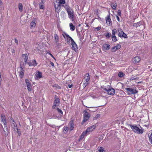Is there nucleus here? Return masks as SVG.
Listing matches in <instances>:
<instances>
[{
  "label": "nucleus",
  "instance_id": "nucleus-1",
  "mask_svg": "<svg viewBox=\"0 0 152 152\" xmlns=\"http://www.w3.org/2000/svg\"><path fill=\"white\" fill-rule=\"evenodd\" d=\"M132 131L135 133L138 134H142L144 132V129L140 125L129 124Z\"/></svg>",
  "mask_w": 152,
  "mask_h": 152
},
{
  "label": "nucleus",
  "instance_id": "nucleus-2",
  "mask_svg": "<svg viewBox=\"0 0 152 152\" xmlns=\"http://www.w3.org/2000/svg\"><path fill=\"white\" fill-rule=\"evenodd\" d=\"M103 90L105 91L109 95L113 96L115 93V91L114 89L109 86L102 87Z\"/></svg>",
  "mask_w": 152,
  "mask_h": 152
},
{
  "label": "nucleus",
  "instance_id": "nucleus-3",
  "mask_svg": "<svg viewBox=\"0 0 152 152\" xmlns=\"http://www.w3.org/2000/svg\"><path fill=\"white\" fill-rule=\"evenodd\" d=\"M125 89L128 95H131L132 94H135L138 93V91L135 87L133 88H126Z\"/></svg>",
  "mask_w": 152,
  "mask_h": 152
},
{
  "label": "nucleus",
  "instance_id": "nucleus-4",
  "mask_svg": "<svg viewBox=\"0 0 152 152\" xmlns=\"http://www.w3.org/2000/svg\"><path fill=\"white\" fill-rule=\"evenodd\" d=\"M117 31L118 32V35L121 38H128L127 35L124 33L121 28H118Z\"/></svg>",
  "mask_w": 152,
  "mask_h": 152
},
{
  "label": "nucleus",
  "instance_id": "nucleus-5",
  "mask_svg": "<svg viewBox=\"0 0 152 152\" xmlns=\"http://www.w3.org/2000/svg\"><path fill=\"white\" fill-rule=\"evenodd\" d=\"M60 103V101L59 98L56 95L55 96V100L53 103V105L52 106L53 109H55L57 107Z\"/></svg>",
  "mask_w": 152,
  "mask_h": 152
},
{
  "label": "nucleus",
  "instance_id": "nucleus-6",
  "mask_svg": "<svg viewBox=\"0 0 152 152\" xmlns=\"http://www.w3.org/2000/svg\"><path fill=\"white\" fill-rule=\"evenodd\" d=\"M83 113V122L84 123L88 120L91 117V115L87 112L86 110H84Z\"/></svg>",
  "mask_w": 152,
  "mask_h": 152
},
{
  "label": "nucleus",
  "instance_id": "nucleus-7",
  "mask_svg": "<svg viewBox=\"0 0 152 152\" xmlns=\"http://www.w3.org/2000/svg\"><path fill=\"white\" fill-rule=\"evenodd\" d=\"M62 35L64 38L65 40L67 42H72L74 41L73 39L67 34L65 32H63L62 33Z\"/></svg>",
  "mask_w": 152,
  "mask_h": 152
},
{
  "label": "nucleus",
  "instance_id": "nucleus-8",
  "mask_svg": "<svg viewBox=\"0 0 152 152\" xmlns=\"http://www.w3.org/2000/svg\"><path fill=\"white\" fill-rule=\"evenodd\" d=\"M67 12L69 18L72 21H74V11L73 10L71 9L67 11Z\"/></svg>",
  "mask_w": 152,
  "mask_h": 152
},
{
  "label": "nucleus",
  "instance_id": "nucleus-9",
  "mask_svg": "<svg viewBox=\"0 0 152 152\" xmlns=\"http://www.w3.org/2000/svg\"><path fill=\"white\" fill-rule=\"evenodd\" d=\"M18 71L19 73V76L20 78H22L24 75V69L23 68L22 66L18 67Z\"/></svg>",
  "mask_w": 152,
  "mask_h": 152
},
{
  "label": "nucleus",
  "instance_id": "nucleus-10",
  "mask_svg": "<svg viewBox=\"0 0 152 152\" xmlns=\"http://www.w3.org/2000/svg\"><path fill=\"white\" fill-rule=\"evenodd\" d=\"M56 1V3H54V7L55 9V11L56 12L58 13L60 11L61 9V5H60Z\"/></svg>",
  "mask_w": 152,
  "mask_h": 152
},
{
  "label": "nucleus",
  "instance_id": "nucleus-11",
  "mask_svg": "<svg viewBox=\"0 0 152 152\" xmlns=\"http://www.w3.org/2000/svg\"><path fill=\"white\" fill-rule=\"evenodd\" d=\"M96 126L94 125L88 127L86 130V132L88 133L89 134L91 132L93 131L96 128Z\"/></svg>",
  "mask_w": 152,
  "mask_h": 152
},
{
  "label": "nucleus",
  "instance_id": "nucleus-12",
  "mask_svg": "<svg viewBox=\"0 0 152 152\" xmlns=\"http://www.w3.org/2000/svg\"><path fill=\"white\" fill-rule=\"evenodd\" d=\"M1 120L3 123L4 127H7V121H6L5 115L4 114H2L1 116Z\"/></svg>",
  "mask_w": 152,
  "mask_h": 152
},
{
  "label": "nucleus",
  "instance_id": "nucleus-13",
  "mask_svg": "<svg viewBox=\"0 0 152 152\" xmlns=\"http://www.w3.org/2000/svg\"><path fill=\"white\" fill-rule=\"evenodd\" d=\"M28 65L30 66H35L37 65V63L35 60H31L30 61L27 62Z\"/></svg>",
  "mask_w": 152,
  "mask_h": 152
},
{
  "label": "nucleus",
  "instance_id": "nucleus-14",
  "mask_svg": "<svg viewBox=\"0 0 152 152\" xmlns=\"http://www.w3.org/2000/svg\"><path fill=\"white\" fill-rule=\"evenodd\" d=\"M36 80H38L42 77V73L40 71H38L36 72L35 75Z\"/></svg>",
  "mask_w": 152,
  "mask_h": 152
},
{
  "label": "nucleus",
  "instance_id": "nucleus-15",
  "mask_svg": "<svg viewBox=\"0 0 152 152\" xmlns=\"http://www.w3.org/2000/svg\"><path fill=\"white\" fill-rule=\"evenodd\" d=\"M140 56H137L133 58L132 59V61L134 63L137 64L140 61Z\"/></svg>",
  "mask_w": 152,
  "mask_h": 152
},
{
  "label": "nucleus",
  "instance_id": "nucleus-16",
  "mask_svg": "<svg viewBox=\"0 0 152 152\" xmlns=\"http://www.w3.org/2000/svg\"><path fill=\"white\" fill-rule=\"evenodd\" d=\"M121 45L120 44H118L116 46L113 47L112 48V51L113 52H115L117 50L121 48Z\"/></svg>",
  "mask_w": 152,
  "mask_h": 152
},
{
  "label": "nucleus",
  "instance_id": "nucleus-17",
  "mask_svg": "<svg viewBox=\"0 0 152 152\" xmlns=\"http://www.w3.org/2000/svg\"><path fill=\"white\" fill-rule=\"evenodd\" d=\"M22 56L24 60V64L26 65L27 63V60L28 58V56L27 54H23Z\"/></svg>",
  "mask_w": 152,
  "mask_h": 152
},
{
  "label": "nucleus",
  "instance_id": "nucleus-18",
  "mask_svg": "<svg viewBox=\"0 0 152 152\" xmlns=\"http://www.w3.org/2000/svg\"><path fill=\"white\" fill-rule=\"evenodd\" d=\"M110 46L109 44L105 43L102 46V49L103 50H108L110 49Z\"/></svg>",
  "mask_w": 152,
  "mask_h": 152
},
{
  "label": "nucleus",
  "instance_id": "nucleus-19",
  "mask_svg": "<svg viewBox=\"0 0 152 152\" xmlns=\"http://www.w3.org/2000/svg\"><path fill=\"white\" fill-rule=\"evenodd\" d=\"M71 43L72 49L75 51L77 50L78 48L77 45L75 42H74V41H73Z\"/></svg>",
  "mask_w": 152,
  "mask_h": 152
},
{
  "label": "nucleus",
  "instance_id": "nucleus-20",
  "mask_svg": "<svg viewBox=\"0 0 152 152\" xmlns=\"http://www.w3.org/2000/svg\"><path fill=\"white\" fill-rule=\"evenodd\" d=\"M143 22L142 21H140L136 23H134L133 24V26L136 27L138 26H140L141 25H143Z\"/></svg>",
  "mask_w": 152,
  "mask_h": 152
},
{
  "label": "nucleus",
  "instance_id": "nucleus-21",
  "mask_svg": "<svg viewBox=\"0 0 152 152\" xmlns=\"http://www.w3.org/2000/svg\"><path fill=\"white\" fill-rule=\"evenodd\" d=\"M84 79L85 82L89 83L90 80V76L89 73H87L84 76Z\"/></svg>",
  "mask_w": 152,
  "mask_h": 152
},
{
  "label": "nucleus",
  "instance_id": "nucleus-22",
  "mask_svg": "<svg viewBox=\"0 0 152 152\" xmlns=\"http://www.w3.org/2000/svg\"><path fill=\"white\" fill-rule=\"evenodd\" d=\"M12 127L14 129H15L17 127V124L15 120H13L12 122H10Z\"/></svg>",
  "mask_w": 152,
  "mask_h": 152
},
{
  "label": "nucleus",
  "instance_id": "nucleus-23",
  "mask_svg": "<svg viewBox=\"0 0 152 152\" xmlns=\"http://www.w3.org/2000/svg\"><path fill=\"white\" fill-rule=\"evenodd\" d=\"M110 5L111 7L114 10H116L117 4L116 1H114V2L111 3Z\"/></svg>",
  "mask_w": 152,
  "mask_h": 152
},
{
  "label": "nucleus",
  "instance_id": "nucleus-24",
  "mask_svg": "<svg viewBox=\"0 0 152 152\" xmlns=\"http://www.w3.org/2000/svg\"><path fill=\"white\" fill-rule=\"evenodd\" d=\"M69 130L70 131H72L73 130V129L74 128L75 125L73 123V121H71L69 122Z\"/></svg>",
  "mask_w": 152,
  "mask_h": 152
},
{
  "label": "nucleus",
  "instance_id": "nucleus-25",
  "mask_svg": "<svg viewBox=\"0 0 152 152\" xmlns=\"http://www.w3.org/2000/svg\"><path fill=\"white\" fill-rule=\"evenodd\" d=\"M36 25L35 20H33L30 23V28H34Z\"/></svg>",
  "mask_w": 152,
  "mask_h": 152
},
{
  "label": "nucleus",
  "instance_id": "nucleus-26",
  "mask_svg": "<svg viewBox=\"0 0 152 152\" xmlns=\"http://www.w3.org/2000/svg\"><path fill=\"white\" fill-rule=\"evenodd\" d=\"M54 41L55 43H57L59 41V37L56 34L54 35Z\"/></svg>",
  "mask_w": 152,
  "mask_h": 152
},
{
  "label": "nucleus",
  "instance_id": "nucleus-27",
  "mask_svg": "<svg viewBox=\"0 0 152 152\" xmlns=\"http://www.w3.org/2000/svg\"><path fill=\"white\" fill-rule=\"evenodd\" d=\"M18 8L19 11L22 12L23 11V6L22 4L21 3H19L18 4Z\"/></svg>",
  "mask_w": 152,
  "mask_h": 152
},
{
  "label": "nucleus",
  "instance_id": "nucleus-28",
  "mask_svg": "<svg viewBox=\"0 0 152 152\" xmlns=\"http://www.w3.org/2000/svg\"><path fill=\"white\" fill-rule=\"evenodd\" d=\"M26 85L27 86V88L28 91H31L32 90V85L31 83H29L27 84H26Z\"/></svg>",
  "mask_w": 152,
  "mask_h": 152
},
{
  "label": "nucleus",
  "instance_id": "nucleus-29",
  "mask_svg": "<svg viewBox=\"0 0 152 152\" xmlns=\"http://www.w3.org/2000/svg\"><path fill=\"white\" fill-rule=\"evenodd\" d=\"M111 20L110 19V16H108L106 19V22L109 25H111Z\"/></svg>",
  "mask_w": 152,
  "mask_h": 152
},
{
  "label": "nucleus",
  "instance_id": "nucleus-30",
  "mask_svg": "<svg viewBox=\"0 0 152 152\" xmlns=\"http://www.w3.org/2000/svg\"><path fill=\"white\" fill-rule=\"evenodd\" d=\"M66 14L64 12H62L61 13V16L63 19L65 20L66 19Z\"/></svg>",
  "mask_w": 152,
  "mask_h": 152
},
{
  "label": "nucleus",
  "instance_id": "nucleus-31",
  "mask_svg": "<svg viewBox=\"0 0 152 152\" xmlns=\"http://www.w3.org/2000/svg\"><path fill=\"white\" fill-rule=\"evenodd\" d=\"M69 27L71 31H73L75 30V26L73 25L72 23H69Z\"/></svg>",
  "mask_w": 152,
  "mask_h": 152
},
{
  "label": "nucleus",
  "instance_id": "nucleus-32",
  "mask_svg": "<svg viewBox=\"0 0 152 152\" xmlns=\"http://www.w3.org/2000/svg\"><path fill=\"white\" fill-rule=\"evenodd\" d=\"M44 2H40L39 3V8L40 9H42L44 10L45 6L44 5Z\"/></svg>",
  "mask_w": 152,
  "mask_h": 152
},
{
  "label": "nucleus",
  "instance_id": "nucleus-33",
  "mask_svg": "<svg viewBox=\"0 0 152 152\" xmlns=\"http://www.w3.org/2000/svg\"><path fill=\"white\" fill-rule=\"evenodd\" d=\"M62 6L64 7L65 9L66 10V11H68L69 10V9H71V8L67 4H66L65 5H62Z\"/></svg>",
  "mask_w": 152,
  "mask_h": 152
},
{
  "label": "nucleus",
  "instance_id": "nucleus-34",
  "mask_svg": "<svg viewBox=\"0 0 152 152\" xmlns=\"http://www.w3.org/2000/svg\"><path fill=\"white\" fill-rule=\"evenodd\" d=\"M53 87L57 89H60L61 88V87L56 84L53 85Z\"/></svg>",
  "mask_w": 152,
  "mask_h": 152
},
{
  "label": "nucleus",
  "instance_id": "nucleus-35",
  "mask_svg": "<svg viewBox=\"0 0 152 152\" xmlns=\"http://www.w3.org/2000/svg\"><path fill=\"white\" fill-rule=\"evenodd\" d=\"M57 3L62 6L65 3V0H60L59 2Z\"/></svg>",
  "mask_w": 152,
  "mask_h": 152
},
{
  "label": "nucleus",
  "instance_id": "nucleus-36",
  "mask_svg": "<svg viewBox=\"0 0 152 152\" xmlns=\"http://www.w3.org/2000/svg\"><path fill=\"white\" fill-rule=\"evenodd\" d=\"M55 109H56L57 112L59 113V114H61V115L63 114V112L62 110L61 109H59V108H57V107Z\"/></svg>",
  "mask_w": 152,
  "mask_h": 152
},
{
  "label": "nucleus",
  "instance_id": "nucleus-37",
  "mask_svg": "<svg viewBox=\"0 0 152 152\" xmlns=\"http://www.w3.org/2000/svg\"><path fill=\"white\" fill-rule=\"evenodd\" d=\"M118 31L115 29H113L112 31V36H115V34L117 33Z\"/></svg>",
  "mask_w": 152,
  "mask_h": 152
},
{
  "label": "nucleus",
  "instance_id": "nucleus-38",
  "mask_svg": "<svg viewBox=\"0 0 152 152\" xmlns=\"http://www.w3.org/2000/svg\"><path fill=\"white\" fill-rule=\"evenodd\" d=\"M98 149L99 152H104V148L102 147H99Z\"/></svg>",
  "mask_w": 152,
  "mask_h": 152
},
{
  "label": "nucleus",
  "instance_id": "nucleus-39",
  "mask_svg": "<svg viewBox=\"0 0 152 152\" xmlns=\"http://www.w3.org/2000/svg\"><path fill=\"white\" fill-rule=\"evenodd\" d=\"M105 36L106 38L108 39H109L111 36V34L109 32H107L105 34Z\"/></svg>",
  "mask_w": 152,
  "mask_h": 152
},
{
  "label": "nucleus",
  "instance_id": "nucleus-40",
  "mask_svg": "<svg viewBox=\"0 0 152 152\" xmlns=\"http://www.w3.org/2000/svg\"><path fill=\"white\" fill-rule=\"evenodd\" d=\"M125 75V74L122 72H120L118 74V76L121 77H123Z\"/></svg>",
  "mask_w": 152,
  "mask_h": 152
},
{
  "label": "nucleus",
  "instance_id": "nucleus-41",
  "mask_svg": "<svg viewBox=\"0 0 152 152\" xmlns=\"http://www.w3.org/2000/svg\"><path fill=\"white\" fill-rule=\"evenodd\" d=\"M112 39L113 42H116L117 40L116 37L115 36H112Z\"/></svg>",
  "mask_w": 152,
  "mask_h": 152
},
{
  "label": "nucleus",
  "instance_id": "nucleus-42",
  "mask_svg": "<svg viewBox=\"0 0 152 152\" xmlns=\"http://www.w3.org/2000/svg\"><path fill=\"white\" fill-rule=\"evenodd\" d=\"M69 130V127L67 126H65L64 127V131H65V132H67Z\"/></svg>",
  "mask_w": 152,
  "mask_h": 152
},
{
  "label": "nucleus",
  "instance_id": "nucleus-43",
  "mask_svg": "<svg viewBox=\"0 0 152 152\" xmlns=\"http://www.w3.org/2000/svg\"><path fill=\"white\" fill-rule=\"evenodd\" d=\"M88 134V133L86 132V131H85L82 133L81 135L83 137H84L86 136V134Z\"/></svg>",
  "mask_w": 152,
  "mask_h": 152
},
{
  "label": "nucleus",
  "instance_id": "nucleus-44",
  "mask_svg": "<svg viewBox=\"0 0 152 152\" xmlns=\"http://www.w3.org/2000/svg\"><path fill=\"white\" fill-rule=\"evenodd\" d=\"M101 27L100 26H98L97 27H96L94 28V30L96 31H98L100 30Z\"/></svg>",
  "mask_w": 152,
  "mask_h": 152
},
{
  "label": "nucleus",
  "instance_id": "nucleus-45",
  "mask_svg": "<svg viewBox=\"0 0 152 152\" xmlns=\"http://www.w3.org/2000/svg\"><path fill=\"white\" fill-rule=\"evenodd\" d=\"M100 117V115H99V114H97L96 115V116L94 117V120H96V119L97 118H99V117Z\"/></svg>",
  "mask_w": 152,
  "mask_h": 152
},
{
  "label": "nucleus",
  "instance_id": "nucleus-46",
  "mask_svg": "<svg viewBox=\"0 0 152 152\" xmlns=\"http://www.w3.org/2000/svg\"><path fill=\"white\" fill-rule=\"evenodd\" d=\"M89 83L85 82L83 84V87H85Z\"/></svg>",
  "mask_w": 152,
  "mask_h": 152
},
{
  "label": "nucleus",
  "instance_id": "nucleus-47",
  "mask_svg": "<svg viewBox=\"0 0 152 152\" xmlns=\"http://www.w3.org/2000/svg\"><path fill=\"white\" fill-rule=\"evenodd\" d=\"M16 129L17 130V133L18 134V136H20L21 134V132L19 131V129H18V128H16Z\"/></svg>",
  "mask_w": 152,
  "mask_h": 152
},
{
  "label": "nucleus",
  "instance_id": "nucleus-48",
  "mask_svg": "<svg viewBox=\"0 0 152 152\" xmlns=\"http://www.w3.org/2000/svg\"><path fill=\"white\" fill-rule=\"evenodd\" d=\"M121 11L120 10H118V16H121Z\"/></svg>",
  "mask_w": 152,
  "mask_h": 152
},
{
  "label": "nucleus",
  "instance_id": "nucleus-49",
  "mask_svg": "<svg viewBox=\"0 0 152 152\" xmlns=\"http://www.w3.org/2000/svg\"><path fill=\"white\" fill-rule=\"evenodd\" d=\"M25 82L26 84L31 83V82H30L29 80L28 79H25Z\"/></svg>",
  "mask_w": 152,
  "mask_h": 152
},
{
  "label": "nucleus",
  "instance_id": "nucleus-50",
  "mask_svg": "<svg viewBox=\"0 0 152 152\" xmlns=\"http://www.w3.org/2000/svg\"><path fill=\"white\" fill-rule=\"evenodd\" d=\"M47 53L50 55L54 59H55V58L49 52H47Z\"/></svg>",
  "mask_w": 152,
  "mask_h": 152
},
{
  "label": "nucleus",
  "instance_id": "nucleus-51",
  "mask_svg": "<svg viewBox=\"0 0 152 152\" xmlns=\"http://www.w3.org/2000/svg\"><path fill=\"white\" fill-rule=\"evenodd\" d=\"M84 137H83L82 136V135H80V137L79 139V141H80L81 140H82L83 138Z\"/></svg>",
  "mask_w": 152,
  "mask_h": 152
},
{
  "label": "nucleus",
  "instance_id": "nucleus-52",
  "mask_svg": "<svg viewBox=\"0 0 152 152\" xmlns=\"http://www.w3.org/2000/svg\"><path fill=\"white\" fill-rule=\"evenodd\" d=\"M84 137H83L82 136V135H80V137L79 139V141H80L81 140H82L83 138Z\"/></svg>",
  "mask_w": 152,
  "mask_h": 152
},
{
  "label": "nucleus",
  "instance_id": "nucleus-53",
  "mask_svg": "<svg viewBox=\"0 0 152 152\" xmlns=\"http://www.w3.org/2000/svg\"><path fill=\"white\" fill-rule=\"evenodd\" d=\"M15 42L17 44V45L18 44V39L16 38L15 39Z\"/></svg>",
  "mask_w": 152,
  "mask_h": 152
},
{
  "label": "nucleus",
  "instance_id": "nucleus-54",
  "mask_svg": "<svg viewBox=\"0 0 152 152\" xmlns=\"http://www.w3.org/2000/svg\"><path fill=\"white\" fill-rule=\"evenodd\" d=\"M116 18H117V20L118 21H120V19H119V17L118 16V15L116 16Z\"/></svg>",
  "mask_w": 152,
  "mask_h": 152
},
{
  "label": "nucleus",
  "instance_id": "nucleus-55",
  "mask_svg": "<svg viewBox=\"0 0 152 152\" xmlns=\"http://www.w3.org/2000/svg\"><path fill=\"white\" fill-rule=\"evenodd\" d=\"M136 78L134 77H132L130 78V80H135Z\"/></svg>",
  "mask_w": 152,
  "mask_h": 152
},
{
  "label": "nucleus",
  "instance_id": "nucleus-56",
  "mask_svg": "<svg viewBox=\"0 0 152 152\" xmlns=\"http://www.w3.org/2000/svg\"><path fill=\"white\" fill-rule=\"evenodd\" d=\"M13 120H14L12 118V117H10V122H11V121L12 122Z\"/></svg>",
  "mask_w": 152,
  "mask_h": 152
},
{
  "label": "nucleus",
  "instance_id": "nucleus-57",
  "mask_svg": "<svg viewBox=\"0 0 152 152\" xmlns=\"http://www.w3.org/2000/svg\"><path fill=\"white\" fill-rule=\"evenodd\" d=\"M149 140L151 143L152 144V138H149Z\"/></svg>",
  "mask_w": 152,
  "mask_h": 152
},
{
  "label": "nucleus",
  "instance_id": "nucleus-58",
  "mask_svg": "<svg viewBox=\"0 0 152 152\" xmlns=\"http://www.w3.org/2000/svg\"><path fill=\"white\" fill-rule=\"evenodd\" d=\"M72 84L68 85V87L69 88H72Z\"/></svg>",
  "mask_w": 152,
  "mask_h": 152
},
{
  "label": "nucleus",
  "instance_id": "nucleus-59",
  "mask_svg": "<svg viewBox=\"0 0 152 152\" xmlns=\"http://www.w3.org/2000/svg\"><path fill=\"white\" fill-rule=\"evenodd\" d=\"M149 138H152V132L151 133V134L150 136L148 137Z\"/></svg>",
  "mask_w": 152,
  "mask_h": 152
},
{
  "label": "nucleus",
  "instance_id": "nucleus-60",
  "mask_svg": "<svg viewBox=\"0 0 152 152\" xmlns=\"http://www.w3.org/2000/svg\"><path fill=\"white\" fill-rule=\"evenodd\" d=\"M50 64L52 66H54V63L53 62H50Z\"/></svg>",
  "mask_w": 152,
  "mask_h": 152
},
{
  "label": "nucleus",
  "instance_id": "nucleus-61",
  "mask_svg": "<svg viewBox=\"0 0 152 152\" xmlns=\"http://www.w3.org/2000/svg\"><path fill=\"white\" fill-rule=\"evenodd\" d=\"M41 2H44V3H45V0H41Z\"/></svg>",
  "mask_w": 152,
  "mask_h": 152
},
{
  "label": "nucleus",
  "instance_id": "nucleus-62",
  "mask_svg": "<svg viewBox=\"0 0 152 152\" xmlns=\"http://www.w3.org/2000/svg\"><path fill=\"white\" fill-rule=\"evenodd\" d=\"M12 52L13 53H15V50H14V49H12Z\"/></svg>",
  "mask_w": 152,
  "mask_h": 152
},
{
  "label": "nucleus",
  "instance_id": "nucleus-63",
  "mask_svg": "<svg viewBox=\"0 0 152 152\" xmlns=\"http://www.w3.org/2000/svg\"><path fill=\"white\" fill-rule=\"evenodd\" d=\"M4 134H5V135L6 136H7L8 134H7L6 133H5L4 132Z\"/></svg>",
  "mask_w": 152,
  "mask_h": 152
},
{
  "label": "nucleus",
  "instance_id": "nucleus-64",
  "mask_svg": "<svg viewBox=\"0 0 152 152\" xmlns=\"http://www.w3.org/2000/svg\"><path fill=\"white\" fill-rule=\"evenodd\" d=\"M88 107V108H91L92 107Z\"/></svg>",
  "mask_w": 152,
  "mask_h": 152
}]
</instances>
